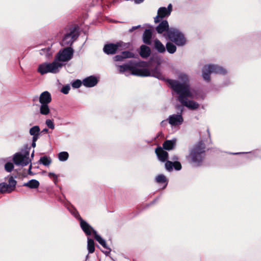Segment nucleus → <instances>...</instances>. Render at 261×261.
Here are the masks:
<instances>
[{
  "mask_svg": "<svg viewBox=\"0 0 261 261\" xmlns=\"http://www.w3.org/2000/svg\"><path fill=\"white\" fill-rule=\"evenodd\" d=\"M178 80L181 82L175 80L168 79L167 83L171 88L178 95L177 100L190 110L197 109L199 105L193 100H189L188 98L192 97V93L190 90L189 76L184 73H180L178 75Z\"/></svg>",
  "mask_w": 261,
  "mask_h": 261,
  "instance_id": "1",
  "label": "nucleus"
},
{
  "mask_svg": "<svg viewBox=\"0 0 261 261\" xmlns=\"http://www.w3.org/2000/svg\"><path fill=\"white\" fill-rule=\"evenodd\" d=\"M139 63L134 60L118 65V69L120 73H124L125 75H134L140 76H153L159 80H164V76L158 67L150 71L147 68H138Z\"/></svg>",
  "mask_w": 261,
  "mask_h": 261,
  "instance_id": "2",
  "label": "nucleus"
},
{
  "mask_svg": "<svg viewBox=\"0 0 261 261\" xmlns=\"http://www.w3.org/2000/svg\"><path fill=\"white\" fill-rule=\"evenodd\" d=\"M155 29L159 34H162L166 31L168 39L177 46H183L186 43L184 34L177 29L169 28L168 22L166 20L162 21Z\"/></svg>",
  "mask_w": 261,
  "mask_h": 261,
  "instance_id": "3",
  "label": "nucleus"
},
{
  "mask_svg": "<svg viewBox=\"0 0 261 261\" xmlns=\"http://www.w3.org/2000/svg\"><path fill=\"white\" fill-rule=\"evenodd\" d=\"M205 145L202 141H199L190 150L186 156V159L189 164L195 167L202 165L205 155Z\"/></svg>",
  "mask_w": 261,
  "mask_h": 261,
  "instance_id": "4",
  "label": "nucleus"
},
{
  "mask_svg": "<svg viewBox=\"0 0 261 261\" xmlns=\"http://www.w3.org/2000/svg\"><path fill=\"white\" fill-rule=\"evenodd\" d=\"M30 147L26 145L21 152L16 153L13 156V161L14 163L17 166L24 167L31 162L29 158Z\"/></svg>",
  "mask_w": 261,
  "mask_h": 261,
  "instance_id": "5",
  "label": "nucleus"
},
{
  "mask_svg": "<svg viewBox=\"0 0 261 261\" xmlns=\"http://www.w3.org/2000/svg\"><path fill=\"white\" fill-rule=\"evenodd\" d=\"M63 64L61 63L54 61L51 63H43L39 65L37 71L41 75L47 73H57L62 67Z\"/></svg>",
  "mask_w": 261,
  "mask_h": 261,
  "instance_id": "6",
  "label": "nucleus"
},
{
  "mask_svg": "<svg viewBox=\"0 0 261 261\" xmlns=\"http://www.w3.org/2000/svg\"><path fill=\"white\" fill-rule=\"evenodd\" d=\"M202 77L205 81H210V74L211 73L225 74L226 70L223 67L217 65L209 64L205 65L202 68Z\"/></svg>",
  "mask_w": 261,
  "mask_h": 261,
  "instance_id": "7",
  "label": "nucleus"
},
{
  "mask_svg": "<svg viewBox=\"0 0 261 261\" xmlns=\"http://www.w3.org/2000/svg\"><path fill=\"white\" fill-rule=\"evenodd\" d=\"M39 100L40 103V113L43 115H48L50 113L48 104L51 101L50 93L47 91L43 92L40 94Z\"/></svg>",
  "mask_w": 261,
  "mask_h": 261,
  "instance_id": "8",
  "label": "nucleus"
},
{
  "mask_svg": "<svg viewBox=\"0 0 261 261\" xmlns=\"http://www.w3.org/2000/svg\"><path fill=\"white\" fill-rule=\"evenodd\" d=\"M79 26L75 25L69 28V32L65 35L62 39V45H71L73 42L79 37Z\"/></svg>",
  "mask_w": 261,
  "mask_h": 261,
  "instance_id": "9",
  "label": "nucleus"
},
{
  "mask_svg": "<svg viewBox=\"0 0 261 261\" xmlns=\"http://www.w3.org/2000/svg\"><path fill=\"white\" fill-rule=\"evenodd\" d=\"M127 47L126 43L122 41H119L116 43H109L106 44L103 48V52L107 55H114L118 50L125 49Z\"/></svg>",
  "mask_w": 261,
  "mask_h": 261,
  "instance_id": "10",
  "label": "nucleus"
},
{
  "mask_svg": "<svg viewBox=\"0 0 261 261\" xmlns=\"http://www.w3.org/2000/svg\"><path fill=\"white\" fill-rule=\"evenodd\" d=\"M175 108L179 112L177 114L170 115L168 119V122L172 126L179 125L181 124L184 121V119L182 116L184 107L180 105H176Z\"/></svg>",
  "mask_w": 261,
  "mask_h": 261,
  "instance_id": "11",
  "label": "nucleus"
},
{
  "mask_svg": "<svg viewBox=\"0 0 261 261\" xmlns=\"http://www.w3.org/2000/svg\"><path fill=\"white\" fill-rule=\"evenodd\" d=\"M73 51V49L71 47H66L59 51L55 60L60 63V62H68L72 59Z\"/></svg>",
  "mask_w": 261,
  "mask_h": 261,
  "instance_id": "12",
  "label": "nucleus"
},
{
  "mask_svg": "<svg viewBox=\"0 0 261 261\" xmlns=\"http://www.w3.org/2000/svg\"><path fill=\"white\" fill-rule=\"evenodd\" d=\"M80 222L82 229L87 236H90L92 232L94 234L95 230L86 221L81 219Z\"/></svg>",
  "mask_w": 261,
  "mask_h": 261,
  "instance_id": "13",
  "label": "nucleus"
},
{
  "mask_svg": "<svg viewBox=\"0 0 261 261\" xmlns=\"http://www.w3.org/2000/svg\"><path fill=\"white\" fill-rule=\"evenodd\" d=\"M155 152L159 161L165 162L167 160L168 153L167 151L164 150L161 147H158L155 149Z\"/></svg>",
  "mask_w": 261,
  "mask_h": 261,
  "instance_id": "14",
  "label": "nucleus"
},
{
  "mask_svg": "<svg viewBox=\"0 0 261 261\" xmlns=\"http://www.w3.org/2000/svg\"><path fill=\"white\" fill-rule=\"evenodd\" d=\"M172 10V5L171 4L168 5V7H160L158 10V14L161 16V18L168 17L171 13Z\"/></svg>",
  "mask_w": 261,
  "mask_h": 261,
  "instance_id": "15",
  "label": "nucleus"
},
{
  "mask_svg": "<svg viewBox=\"0 0 261 261\" xmlns=\"http://www.w3.org/2000/svg\"><path fill=\"white\" fill-rule=\"evenodd\" d=\"M98 83L97 79L94 76H90L83 80V84L86 87H93Z\"/></svg>",
  "mask_w": 261,
  "mask_h": 261,
  "instance_id": "16",
  "label": "nucleus"
},
{
  "mask_svg": "<svg viewBox=\"0 0 261 261\" xmlns=\"http://www.w3.org/2000/svg\"><path fill=\"white\" fill-rule=\"evenodd\" d=\"M152 36V31L151 29H145L144 31L142 39L143 42L147 45H151V38Z\"/></svg>",
  "mask_w": 261,
  "mask_h": 261,
  "instance_id": "17",
  "label": "nucleus"
},
{
  "mask_svg": "<svg viewBox=\"0 0 261 261\" xmlns=\"http://www.w3.org/2000/svg\"><path fill=\"white\" fill-rule=\"evenodd\" d=\"M134 57V54L129 51H122L120 55H118L113 57L115 61H122L126 58Z\"/></svg>",
  "mask_w": 261,
  "mask_h": 261,
  "instance_id": "18",
  "label": "nucleus"
},
{
  "mask_svg": "<svg viewBox=\"0 0 261 261\" xmlns=\"http://www.w3.org/2000/svg\"><path fill=\"white\" fill-rule=\"evenodd\" d=\"M94 235L95 239L98 242V243L103 246L105 248L107 249L108 250V251L105 252V253L107 255L109 253H110L111 250V249L108 247L107 246V244L106 243V241L103 239L99 234L97 233V232L96 230H94Z\"/></svg>",
  "mask_w": 261,
  "mask_h": 261,
  "instance_id": "19",
  "label": "nucleus"
},
{
  "mask_svg": "<svg viewBox=\"0 0 261 261\" xmlns=\"http://www.w3.org/2000/svg\"><path fill=\"white\" fill-rule=\"evenodd\" d=\"M154 48L160 54L164 53L166 51L165 46L164 44L158 39L154 40Z\"/></svg>",
  "mask_w": 261,
  "mask_h": 261,
  "instance_id": "20",
  "label": "nucleus"
},
{
  "mask_svg": "<svg viewBox=\"0 0 261 261\" xmlns=\"http://www.w3.org/2000/svg\"><path fill=\"white\" fill-rule=\"evenodd\" d=\"M151 53V50L149 47L145 45H142L140 47V55L141 57L146 58L148 57Z\"/></svg>",
  "mask_w": 261,
  "mask_h": 261,
  "instance_id": "21",
  "label": "nucleus"
},
{
  "mask_svg": "<svg viewBox=\"0 0 261 261\" xmlns=\"http://www.w3.org/2000/svg\"><path fill=\"white\" fill-rule=\"evenodd\" d=\"M175 139L166 140L163 144V149L168 150H171L175 147Z\"/></svg>",
  "mask_w": 261,
  "mask_h": 261,
  "instance_id": "22",
  "label": "nucleus"
},
{
  "mask_svg": "<svg viewBox=\"0 0 261 261\" xmlns=\"http://www.w3.org/2000/svg\"><path fill=\"white\" fill-rule=\"evenodd\" d=\"M23 186L29 187L30 189H36L39 186V182L36 179H31L28 182L24 183Z\"/></svg>",
  "mask_w": 261,
  "mask_h": 261,
  "instance_id": "23",
  "label": "nucleus"
},
{
  "mask_svg": "<svg viewBox=\"0 0 261 261\" xmlns=\"http://www.w3.org/2000/svg\"><path fill=\"white\" fill-rule=\"evenodd\" d=\"M87 249L89 253H92L95 251L94 241L93 239L88 238Z\"/></svg>",
  "mask_w": 261,
  "mask_h": 261,
  "instance_id": "24",
  "label": "nucleus"
},
{
  "mask_svg": "<svg viewBox=\"0 0 261 261\" xmlns=\"http://www.w3.org/2000/svg\"><path fill=\"white\" fill-rule=\"evenodd\" d=\"M39 162L44 166H48L51 162V159L50 157L43 156L40 158Z\"/></svg>",
  "mask_w": 261,
  "mask_h": 261,
  "instance_id": "25",
  "label": "nucleus"
},
{
  "mask_svg": "<svg viewBox=\"0 0 261 261\" xmlns=\"http://www.w3.org/2000/svg\"><path fill=\"white\" fill-rule=\"evenodd\" d=\"M12 192L8 184L2 182L0 184V192L1 193H10Z\"/></svg>",
  "mask_w": 261,
  "mask_h": 261,
  "instance_id": "26",
  "label": "nucleus"
},
{
  "mask_svg": "<svg viewBox=\"0 0 261 261\" xmlns=\"http://www.w3.org/2000/svg\"><path fill=\"white\" fill-rule=\"evenodd\" d=\"M167 51L171 54H174L176 50V46L172 42H168L166 44V47Z\"/></svg>",
  "mask_w": 261,
  "mask_h": 261,
  "instance_id": "27",
  "label": "nucleus"
},
{
  "mask_svg": "<svg viewBox=\"0 0 261 261\" xmlns=\"http://www.w3.org/2000/svg\"><path fill=\"white\" fill-rule=\"evenodd\" d=\"M29 133L31 136L40 135V128L38 125L33 126L30 129Z\"/></svg>",
  "mask_w": 261,
  "mask_h": 261,
  "instance_id": "28",
  "label": "nucleus"
},
{
  "mask_svg": "<svg viewBox=\"0 0 261 261\" xmlns=\"http://www.w3.org/2000/svg\"><path fill=\"white\" fill-rule=\"evenodd\" d=\"M155 181L159 184L165 183V187L167 185V178L163 174H160L155 177Z\"/></svg>",
  "mask_w": 261,
  "mask_h": 261,
  "instance_id": "29",
  "label": "nucleus"
},
{
  "mask_svg": "<svg viewBox=\"0 0 261 261\" xmlns=\"http://www.w3.org/2000/svg\"><path fill=\"white\" fill-rule=\"evenodd\" d=\"M69 156V154L66 151L61 152L58 154V159L60 161H66Z\"/></svg>",
  "mask_w": 261,
  "mask_h": 261,
  "instance_id": "30",
  "label": "nucleus"
},
{
  "mask_svg": "<svg viewBox=\"0 0 261 261\" xmlns=\"http://www.w3.org/2000/svg\"><path fill=\"white\" fill-rule=\"evenodd\" d=\"M8 182L9 184H8V185H9L10 188L11 189V191H14L16 187V181L13 178L12 176H11L9 179Z\"/></svg>",
  "mask_w": 261,
  "mask_h": 261,
  "instance_id": "31",
  "label": "nucleus"
},
{
  "mask_svg": "<svg viewBox=\"0 0 261 261\" xmlns=\"http://www.w3.org/2000/svg\"><path fill=\"white\" fill-rule=\"evenodd\" d=\"M69 211L71 214L80 221H81V219H83L82 217L80 216L79 213L75 208H72V209L69 210Z\"/></svg>",
  "mask_w": 261,
  "mask_h": 261,
  "instance_id": "32",
  "label": "nucleus"
},
{
  "mask_svg": "<svg viewBox=\"0 0 261 261\" xmlns=\"http://www.w3.org/2000/svg\"><path fill=\"white\" fill-rule=\"evenodd\" d=\"M173 162L167 160L166 161L165 166L166 169L168 171H171L173 168Z\"/></svg>",
  "mask_w": 261,
  "mask_h": 261,
  "instance_id": "33",
  "label": "nucleus"
},
{
  "mask_svg": "<svg viewBox=\"0 0 261 261\" xmlns=\"http://www.w3.org/2000/svg\"><path fill=\"white\" fill-rule=\"evenodd\" d=\"M14 168L13 164L11 162H7L5 165V169L7 172H11Z\"/></svg>",
  "mask_w": 261,
  "mask_h": 261,
  "instance_id": "34",
  "label": "nucleus"
},
{
  "mask_svg": "<svg viewBox=\"0 0 261 261\" xmlns=\"http://www.w3.org/2000/svg\"><path fill=\"white\" fill-rule=\"evenodd\" d=\"M83 82L81 80H76L71 83V86L74 88H78L81 86Z\"/></svg>",
  "mask_w": 261,
  "mask_h": 261,
  "instance_id": "35",
  "label": "nucleus"
},
{
  "mask_svg": "<svg viewBox=\"0 0 261 261\" xmlns=\"http://www.w3.org/2000/svg\"><path fill=\"white\" fill-rule=\"evenodd\" d=\"M45 124L49 128L54 129L55 128V125L53 121L51 119H46L45 121Z\"/></svg>",
  "mask_w": 261,
  "mask_h": 261,
  "instance_id": "36",
  "label": "nucleus"
},
{
  "mask_svg": "<svg viewBox=\"0 0 261 261\" xmlns=\"http://www.w3.org/2000/svg\"><path fill=\"white\" fill-rule=\"evenodd\" d=\"M70 89V86L67 85L63 86L62 88L61 91L64 94H67L69 93Z\"/></svg>",
  "mask_w": 261,
  "mask_h": 261,
  "instance_id": "37",
  "label": "nucleus"
},
{
  "mask_svg": "<svg viewBox=\"0 0 261 261\" xmlns=\"http://www.w3.org/2000/svg\"><path fill=\"white\" fill-rule=\"evenodd\" d=\"M173 167L175 170L179 171L181 169V165L179 162H173Z\"/></svg>",
  "mask_w": 261,
  "mask_h": 261,
  "instance_id": "38",
  "label": "nucleus"
},
{
  "mask_svg": "<svg viewBox=\"0 0 261 261\" xmlns=\"http://www.w3.org/2000/svg\"><path fill=\"white\" fill-rule=\"evenodd\" d=\"M48 176L50 178H54V182L56 183L58 180V176L54 173L49 172L48 173Z\"/></svg>",
  "mask_w": 261,
  "mask_h": 261,
  "instance_id": "39",
  "label": "nucleus"
},
{
  "mask_svg": "<svg viewBox=\"0 0 261 261\" xmlns=\"http://www.w3.org/2000/svg\"><path fill=\"white\" fill-rule=\"evenodd\" d=\"M141 27V25L132 27L130 29H129L128 32L129 33H132L135 30H136L139 28H140Z\"/></svg>",
  "mask_w": 261,
  "mask_h": 261,
  "instance_id": "40",
  "label": "nucleus"
},
{
  "mask_svg": "<svg viewBox=\"0 0 261 261\" xmlns=\"http://www.w3.org/2000/svg\"><path fill=\"white\" fill-rule=\"evenodd\" d=\"M160 19H162L161 16L160 14H158L157 16H156V17H154V22L155 23L159 22L160 21Z\"/></svg>",
  "mask_w": 261,
  "mask_h": 261,
  "instance_id": "41",
  "label": "nucleus"
},
{
  "mask_svg": "<svg viewBox=\"0 0 261 261\" xmlns=\"http://www.w3.org/2000/svg\"><path fill=\"white\" fill-rule=\"evenodd\" d=\"M40 135H36V136H32V141L33 142H36L37 140L39 139Z\"/></svg>",
  "mask_w": 261,
  "mask_h": 261,
  "instance_id": "42",
  "label": "nucleus"
},
{
  "mask_svg": "<svg viewBox=\"0 0 261 261\" xmlns=\"http://www.w3.org/2000/svg\"><path fill=\"white\" fill-rule=\"evenodd\" d=\"M171 160L173 162H178L177 160H178V158L177 155H174L171 158Z\"/></svg>",
  "mask_w": 261,
  "mask_h": 261,
  "instance_id": "43",
  "label": "nucleus"
},
{
  "mask_svg": "<svg viewBox=\"0 0 261 261\" xmlns=\"http://www.w3.org/2000/svg\"><path fill=\"white\" fill-rule=\"evenodd\" d=\"M167 123V121L166 120H163L161 123V124L162 126H164Z\"/></svg>",
  "mask_w": 261,
  "mask_h": 261,
  "instance_id": "44",
  "label": "nucleus"
},
{
  "mask_svg": "<svg viewBox=\"0 0 261 261\" xmlns=\"http://www.w3.org/2000/svg\"><path fill=\"white\" fill-rule=\"evenodd\" d=\"M48 129H47V128H44V129H43L42 130L41 133H47V132H48Z\"/></svg>",
  "mask_w": 261,
  "mask_h": 261,
  "instance_id": "45",
  "label": "nucleus"
},
{
  "mask_svg": "<svg viewBox=\"0 0 261 261\" xmlns=\"http://www.w3.org/2000/svg\"><path fill=\"white\" fill-rule=\"evenodd\" d=\"M32 146L35 147L36 146V142H33L32 143Z\"/></svg>",
  "mask_w": 261,
  "mask_h": 261,
  "instance_id": "46",
  "label": "nucleus"
},
{
  "mask_svg": "<svg viewBox=\"0 0 261 261\" xmlns=\"http://www.w3.org/2000/svg\"><path fill=\"white\" fill-rule=\"evenodd\" d=\"M144 0H138V3H140L142 2Z\"/></svg>",
  "mask_w": 261,
  "mask_h": 261,
  "instance_id": "47",
  "label": "nucleus"
},
{
  "mask_svg": "<svg viewBox=\"0 0 261 261\" xmlns=\"http://www.w3.org/2000/svg\"><path fill=\"white\" fill-rule=\"evenodd\" d=\"M34 154V151L33 150V152H32V154H31V156H32V157H33Z\"/></svg>",
  "mask_w": 261,
  "mask_h": 261,
  "instance_id": "48",
  "label": "nucleus"
},
{
  "mask_svg": "<svg viewBox=\"0 0 261 261\" xmlns=\"http://www.w3.org/2000/svg\"><path fill=\"white\" fill-rule=\"evenodd\" d=\"M241 153V152H237V153H233V154H240Z\"/></svg>",
  "mask_w": 261,
  "mask_h": 261,
  "instance_id": "49",
  "label": "nucleus"
},
{
  "mask_svg": "<svg viewBox=\"0 0 261 261\" xmlns=\"http://www.w3.org/2000/svg\"><path fill=\"white\" fill-rule=\"evenodd\" d=\"M32 168V165L31 164L30 167H29V170H30Z\"/></svg>",
  "mask_w": 261,
  "mask_h": 261,
  "instance_id": "50",
  "label": "nucleus"
},
{
  "mask_svg": "<svg viewBox=\"0 0 261 261\" xmlns=\"http://www.w3.org/2000/svg\"><path fill=\"white\" fill-rule=\"evenodd\" d=\"M207 132H208V135L210 136V134L209 130H208V129H207Z\"/></svg>",
  "mask_w": 261,
  "mask_h": 261,
  "instance_id": "51",
  "label": "nucleus"
}]
</instances>
